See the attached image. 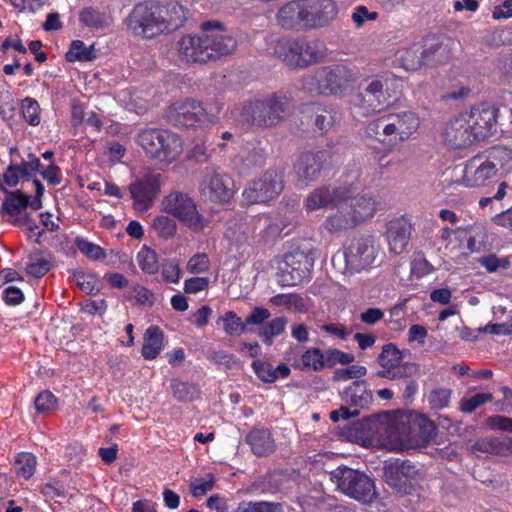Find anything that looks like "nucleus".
Masks as SVG:
<instances>
[{
    "instance_id": "f257e3e1",
    "label": "nucleus",
    "mask_w": 512,
    "mask_h": 512,
    "mask_svg": "<svg viewBox=\"0 0 512 512\" xmlns=\"http://www.w3.org/2000/svg\"><path fill=\"white\" fill-rule=\"evenodd\" d=\"M362 430L366 440L390 450H409L430 441L435 432L434 424L423 415L404 412L383 413L365 420Z\"/></svg>"
},
{
    "instance_id": "f03ea898",
    "label": "nucleus",
    "mask_w": 512,
    "mask_h": 512,
    "mask_svg": "<svg viewBox=\"0 0 512 512\" xmlns=\"http://www.w3.org/2000/svg\"><path fill=\"white\" fill-rule=\"evenodd\" d=\"M182 7L159 6L153 2L136 4L125 19L127 30L136 37L151 39L182 25Z\"/></svg>"
},
{
    "instance_id": "7ed1b4c3",
    "label": "nucleus",
    "mask_w": 512,
    "mask_h": 512,
    "mask_svg": "<svg viewBox=\"0 0 512 512\" xmlns=\"http://www.w3.org/2000/svg\"><path fill=\"white\" fill-rule=\"evenodd\" d=\"M512 173V149L506 146L491 147L467 160L460 169L456 182L468 188H479L493 179Z\"/></svg>"
},
{
    "instance_id": "20e7f679",
    "label": "nucleus",
    "mask_w": 512,
    "mask_h": 512,
    "mask_svg": "<svg viewBox=\"0 0 512 512\" xmlns=\"http://www.w3.org/2000/svg\"><path fill=\"white\" fill-rule=\"evenodd\" d=\"M335 211L330 213L324 227L331 233L353 229L372 218L377 210L375 198L368 194L350 196L346 189L343 199L334 205Z\"/></svg>"
},
{
    "instance_id": "39448f33",
    "label": "nucleus",
    "mask_w": 512,
    "mask_h": 512,
    "mask_svg": "<svg viewBox=\"0 0 512 512\" xmlns=\"http://www.w3.org/2000/svg\"><path fill=\"white\" fill-rule=\"evenodd\" d=\"M335 211L330 213L324 227L331 233L353 229L372 218L377 210L375 198L368 194L350 196L346 189L343 199L334 205Z\"/></svg>"
},
{
    "instance_id": "423d86ee",
    "label": "nucleus",
    "mask_w": 512,
    "mask_h": 512,
    "mask_svg": "<svg viewBox=\"0 0 512 512\" xmlns=\"http://www.w3.org/2000/svg\"><path fill=\"white\" fill-rule=\"evenodd\" d=\"M401 80L390 72L367 79L364 91L352 102V109L363 116L381 111L393 104L400 92Z\"/></svg>"
},
{
    "instance_id": "0eeeda50",
    "label": "nucleus",
    "mask_w": 512,
    "mask_h": 512,
    "mask_svg": "<svg viewBox=\"0 0 512 512\" xmlns=\"http://www.w3.org/2000/svg\"><path fill=\"white\" fill-rule=\"evenodd\" d=\"M359 78V72L343 64L324 66L306 75L302 87L320 95L343 96Z\"/></svg>"
},
{
    "instance_id": "6e6552de",
    "label": "nucleus",
    "mask_w": 512,
    "mask_h": 512,
    "mask_svg": "<svg viewBox=\"0 0 512 512\" xmlns=\"http://www.w3.org/2000/svg\"><path fill=\"white\" fill-rule=\"evenodd\" d=\"M419 118L411 111L389 114L370 121L366 134L384 145L394 147L407 141L418 129Z\"/></svg>"
},
{
    "instance_id": "1a4fd4ad",
    "label": "nucleus",
    "mask_w": 512,
    "mask_h": 512,
    "mask_svg": "<svg viewBox=\"0 0 512 512\" xmlns=\"http://www.w3.org/2000/svg\"><path fill=\"white\" fill-rule=\"evenodd\" d=\"M138 144L145 154L163 165H170L183 152V141L166 129H146L138 135Z\"/></svg>"
},
{
    "instance_id": "9d476101",
    "label": "nucleus",
    "mask_w": 512,
    "mask_h": 512,
    "mask_svg": "<svg viewBox=\"0 0 512 512\" xmlns=\"http://www.w3.org/2000/svg\"><path fill=\"white\" fill-rule=\"evenodd\" d=\"M161 209L177 219L191 232L200 233L209 228L210 220L188 193L172 191L161 201Z\"/></svg>"
},
{
    "instance_id": "9b49d317",
    "label": "nucleus",
    "mask_w": 512,
    "mask_h": 512,
    "mask_svg": "<svg viewBox=\"0 0 512 512\" xmlns=\"http://www.w3.org/2000/svg\"><path fill=\"white\" fill-rule=\"evenodd\" d=\"M275 53L289 67L304 68L323 60L327 48L319 40H284L277 43Z\"/></svg>"
},
{
    "instance_id": "f8f14e48",
    "label": "nucleus",
    "mask_w": 512,
    "mask_h": 512,
    "mask_svg": "<svg viewBox=\"0 0 512 512\" xmlns=\"http://www.w3.org/2000/svg\"><path fill=\"white\" fill-rule=\"evenodd\" d=\"M329 476L339 491L359 502L369 504L377 497L373 480L362 472L339 466Z\"/></svg>"
},
{
    "instance_id": "ddd939ff",
    "label": "nucleus",
    "mask_w": 512,
    "mask_h": 512,
    "mask_svg": "<svg viewBox=\"0 0 512 512\" xmlns=\"http://www.w3.org/2000/svg\"><path fill=\"white\" fill-rule=\"evenodd\" d=\"M313 265V258L299 249L275 257L272 261L277 282L282 286H295L303 282L309 277Z\"/></svg>"
},
{
    "instance_id": "4468645a",
    "label": "nucleus",
    "mask_w": 512,
    "mask_h": 512,
    "mask_svg": "<svg viewBox=\"0 0 512 512\" xmlns=\"http://www.w3.org/2000/svg\"><path fill=\"white\" fill-rule=\"evenodd\" d=\"M379 246L372 236L353 240L344 250L333 257V262L343 260L349 271L359 272L372 266L376 260Z\"/></svg>"
},
{
    "instance_id": "2eb2a0df",
    "label": "nucleus",
    "mask_w": 512,
    "mask_h": 512,
    "mask_svg": "<svg viewBox=\"0 0 512 512\" xmlns=\"http://www.w3.org/2000/svg\"><path fill=\"white\" fill-rule=\"evenodd\" d=\"M168 119L175 125L207 126L217 121L216 113L194 100L178 101L168 110Z\"/></svg>"
},
{
    "instance_id": "dca6fc26",
    "label": "nucleus",
    "mask_w": 512,
    "mask_h": 512,
    "mask_svg": "<svg viewBox=\"0 0 512 512\" xmlns=\"http://www.w3.org/2000/svg\"><path fill=\"white\" fill-rule=\"evenodd\" d=\"M36 194L35 197L30 201L29 196L21 192L20 190L7 192L2 205L1 213L6 216V220L14 225H24L27 223V219L22 217V212L28 207L33 210H39L42 207L41 198L44 193V187L39 180H34Z\"/></svg>"
},
{
    "instance_id": "f3484780",
    "label": "nucleus",
    "mask_w": 512,
    "mask_h": 512,
    "mask_svg": "<svg viewBox=\"0 0 512 512\" xmlns=\"http://www.w3.org/2000/svg\"><path fill=\"white\" fill-rule=\"evenodd\" d=\"M285 105L284 98L271 95L245 105L242 112H240V116L254 125H270L280 119L285 110Z\"/></svg>"
},
{
    "instance_id": "a211bd4d",
    "label": "nucleus",
    "mask_w": 512,
    "mask_h": 512,
    "mask_svg": "<svg viewBox=\"0 0 512 512\" xmlns=\"http://www.w3.org/2000/svg\"><path fill=\"white\" fill-rule=\"evenodd\" d=\"M282 189L281 176L276 171L268 170L259 179L250 182L242 196L249 204L265 203L276 198Z\"/></svg>"
},
{
    "instance_id": "6ab92c4d",
    "label": "nucleus",
    "mask_w": 512,
    "mask_h": 512,
    "mask_svg": "<svg viewBox=\"0 0 512 512\" xmlns=\"http://www.w3.org/2000/svg\"><path fill=\"white\" fill-rule=\"evenodd\" d=\"M201 195L214 203H226L235 193L234 181L223 171L208 170L200 184Z\"/></svg>"
},
{
    "instance_id": "aec40b11",
    "label": "nucleus",
    "mask_w": 512,
    "mask_h": 512,
    "mask_svg": "<svg viewBox=\"0 0 512 512\" xmlns=\"http://www.w3.org/2000/svg\"><path fill=\"white\" fill-rule=\"evenodd\" d=\"M201 30L211 59L227 55L235 49V39L219 21L204 22L201 24Z\"/></svg>"
},
{
    "instance_id": "412c9836",
    "label": "nucleus",
    "mask_w": 512,
    "mask_h": 512,
    "mask_svg": "<svg viewBox=\"0 0 512 512\" xmlns=\"http://www.w3.org/2000/svg\"><path fill=\"white\" fill-rule=\"evenodd\" d=\"M442 137L446 145L454 149L466 148L477 142L464 112L454 116L446 123Z\"/></svg>"
},
{
    "instance_id": "4be33fe9",
    "label": "nucleus",
    "mask_w": 512,
    "mask_h": 512,
    "mask_svg": "<svg viewBox=\"0 0 512 512\" xmlns=\"http://www.w3.org/2000/svg\"><path fill=\"white\" fill-rule=\"evenodd\" d=\"M442 45L443 42L433 40L431 44H427V49L423 50L420 44L412 43L398 49L394 61L406 71H416L428 60L429 55L437 53Z\"/></svg>"
},
{
    "instance_id": "5701e85b",
    "label": "nucleus",
    "mask_w": 512,
    "mask_h": 512,
    "mask_svg": "<svg viewBox=\"0 0 512 512\" xmlns=\"http://www.w3.org/2000/svg\"><path fill=\"white\" fill-rule=\"evenodd\" d=\"M160 179V174L148 173L130 185L129 190L136 210L145 211L151 206L160 191Z\"/></svg>"
},
{
    "instance_id": "b1692460",
    "label": "nucleus",
    "mask_w": 512,
    "mask_h": 512,
    "mask_svg": "<svg viewBox=\"0 0 512 512\" xmlns=\"http://www.w3.org/2000/svg\"><path fill=\"white\" fill-rule=\"evenodd\" d=\"M497 112L494 106L488 104H480L464 112L477 141L492 133L496 125Z\"/></svg>"
},
{
    "instance_id": "393cba45",
    "label": "nucleus",
    "mask_w": 512,
    "mask_h": 512,
    "mask_svg": "<svg viewBox=\"0 0 512 512\" xmlns=\"http://www.w3.org/2000/svg\"><path fill=\"white\" fill-rule=\"evenodd\" d=\"M329 155L326 151L306 152L294 163V173L299 181L308 184L316 180Z\"/></svg>"
},
{
    "instance_id": "a878e982",
    "label": "nucleus",
    "mask_w": 512,
    "mask_h": 512,
    "mask_svg": "<svg viewBox=\"0 0 512 512\" xmlns=\"http://www.w3.org/2000/svg\"><path fill=\"white\" fill-rule=\"evenodd\" d=\"M305 26L319 27L332 21L337 13V7L332 0H305Z\"/></svg>"
},
{
    "instance_id": "bb28decb",
    "label": "nucleus",
    "mask_w": 512,
    "mask_h": 512,
    "mask_svg": "<svg viewBox=\"0 0 512 512\" xmlns=\"http://www.w3.org/2000/svg\"><path fill=\"white\" fill-rule=\"evenodd\" d=\"M205 42L202 33L200 36H183L177 44L180 58L192 63H205L211 60L210 52H208Z\"/></svg>"
},
{
    "instance_id": "cd10ccee",
    "label": "nucleus",
    "mask_w": 512,
    "mask_h": 512,
    "mask_svg": "<svg viewBox=\"0 0 512 512\" xmlns=\"http://www.w3.org/2000/svg\"><path fill=\"white\" fill-rule=\"evenodd\" d=\"M412 231V225L406 217H397L387 223L386 238L390 251L401 254L407 247Z\"/></svg>"
},
{
    "instance_id": "c85d7f7f",
    "label": "nucleus",
    "mask_w": 512,
    "mask_h": 512,
    "mask_svg": "<svg viewBox=\"0 0 512 512\" xmlns=\"http://www.w3.org/2000/svg\"><path fill=\"white\" fill-rule=\"evenodd\" d=\"M346 189L341 187L321 186L313 190L305 200L307 211H315L334 205L343 199V193Z\"/></svg>"
},
{
    "instance_id": "c756f323",
    "label": "nucleus",
    "mask_w": 512,
    "mask_h": 512,
    "mask_svg": "<svg viewBox=\"0 0 512 512\" xmlns=\"http://www.w3.org/2000/svg\"><path fill=\"white\" fill-rule=\"evenodd\" d=\"M385 476L389 484L402 488L411 481L417 480L419 470L409 461H396L387 467Z\"/></svg>"
},
{
    "instance_id": "7c9ffc66",
    "label": "nucleus",
    "mask_w": 512,
    "mask_h": 512,
    "mask_svg": "<svg viewBox=\"0 0 512 512\" xmlns=\"http://www.w3.org/2000/svg\"><path fill=\"white\" fill-rule=\"evenodd\" d=\"M343 399L354 409L365 408L372 402V393L365 381H355L342 392Z\"/></svg>"
},
{
    "instance_id": "2f4dec72",
    "label": "nucleus",
    "mask_w": 512,
    "mask_h": 512,
    "mask_svg": "<svg viewBox=\"0 0 512 512\" xmlns=\"http://www.w3.org/2000/svg\"><path fill=\"white\" fill-rule=\"evenodd\" d=\"M305 16V0L287 3L278 12V20L286 28H293L300 23L305 26Z\"/></svg>"
},
{
    "instance_id": "473e14b6",
    "label": "nucleus",
    "mask_w": 512,
    "mask_h": 512,
    "mask_svg": "<svg viewBox=\"0 0 512 512\" xmlns=\"http://www.w3.org/2000/svg\"><path fill=\"white\" fill-rule=\"evenodd\" d=\"M164 346V335L157 326H150L144 334V343L142 347V356L146 360L155 359Z\"/></svg>"
},
{
    "instance_id": "72a5a7b5",
    "label": "nucleus",
    "mask_w": 512,
    "mask_h": 512,
    "mask_svg": "<svg viewBox=\"0 0 512 512\" xmlns=\"http://www.w3.org/2000/svg\"><path fill=\"white\" fill-rule=\"evenodd\" d=\"M247 442L251 446L254 454L258 456L266 455L272 452L275 448L274 440L268 430L257 429L251 431L247 435Z\"/></svg>"
},
{
    "instance_id": "f704fd0d",
    "label": "nucleus",
    "mask_w": 512,
    "mask_h": 512,
    "mask_svg": "<svg viewBox=\"0 0 512 512\" xmlns=\"http://www.w3.org/2000/svg\"><path fill=\"white\" fill-rule=\"evenodd\" d=\"M79 20L85 26L92 29H104L108 27L111 22V16L98 8L86 7L81 10Z\"/></svg>"
},
{
    "instance_id": "c9c22d12",
    "label": "nucleus",
    "mask_w": 512,
    "mask_h": 512,
    "mask_svg": "<svg viewBox=\"0 0 512 512\" xmlns=\"http://www.w3.org/2000/svg\"><path fill=\"white\" fill-rule=\"evenodd\" d=\"M265 156L261 149L253 148L251 151H247L239 155L235 160V168L239 174L246 175L250 173L254 168L261 166L264 163Z\"/></svg>"
},
{
    "instance_id": "e433bc0d",
    "label": "nucleus",
    "mask_w": 512,
    "mask_h": 512,
    "mask_svg": "<svg viewBox=\"0 0 512 512\" xmlns=\"http://www.w3.org/2000/svg\"><path fill=\"white\" fill-rule=\"evenodd\" d=\"M402 360L401 352L393 345L387 344L383 347L382 352L378 357L379 365L386 370L378 372V376L395 378L390 375L389 369L397 367Z\"/></svg>"
},
{
    "instance_id": "4c0bfd02",
    "label": "nucleus",
    "mask_w": 512,
    "mask_h": 512,
    "mask_svg": "<svg viewBox=\"0 0 512 512\" xmlns=\"http://www.w3.org/2000/svg\"><path fill=\"white\" fill-rule=\"evenodd\" d=\"M136 262L140 269L147 274H155L159 270L158 255L150 247L144 245L136 255Z\"/></svg>"
},
{
    "instance_id": "58836bf2",
    "label": "nucleus",
    "mask_w": 512,
    "mask_h": 512,
    "mask_svg": "<svg viewBox=\"0 0 512 512\" xmlns=\"http://www.w3.org/2000/svg\"><path fill=\"white\" fill-rule=\"evenodd\" d=\"M217 324L221 325L223 331L231 336H239L246 331V323L233 311L225 312L217 319Z\"/></svg>"
},
{
    "instance_id": "ea45409f",
    "label": "nucleus",
    "mask_w": 512,
    "mask_h": 512,
    "mask_svg": "<svg viewBox=\"0 0 512 512\" xmlns=\"http://www.w3.org/2000/svg\"><path fill=\"white\" fill-rule=\"evenodd\" d=\"M95 58L94 46H87L81 40H74L66 53V59L69 62L90 61Z\"/></svg>"
},
{
    "instance_id": "a19ab883",
    "label": "nucleus",
    "mask_w": 512,
    "mask_h": 512,
    "mask_svg": "<svg viewBox=\"0 0 512 512\" xmlns=\"http://www.w3.org/2000/svg\"><path fill=\"white\" fill-rule=\"evenodd\" d=\"M152 229L162 239L173 238L177 233L176 222L165 215H158L152 220Z\"/></svg>"
},
{
    "instance_id": "79ce46f5",
    "label": "nucleus",
    "mask_w": 512,
    "mask_h": 512,
    "mask_svg": "<svg viewBox=\"0 0 512 512\" xmlns=\"http://www.w3.org/2000/svg\"><path fill=\"white\" fill-rule=\"evenodd\" d=\"M51 268L50 260L43 254L37 253L28 256L26 272L35 278H41Z\"/></svg>"
},
{
    "instance_id": "37998d69",
    "label": "nucleus",
    "mask_w": 512,
    "mask_h": 512,
    "mask_svg": "<svg viewBox=\"0 0 512 512\" xmlns=\"http://www.w3.org/2000/svg\"><path fill=\"white\" fill-rule=\"evenodd\" d=\"M37 458L29 452H22L17 455L15 461L16 473L19 477L29 479L35 472Z\"/></svg>"
},
{
    "instance_id": "c03bdc74",
    "label": "nucleus",
    "mask_w": 512,
    "mask_h": 512,
    "mask_svg": "<svg viewBox=\"0 0 512 512\" xmlns=\"http://www.w3.org/2000/svg\"><path fill=\"white\" fill-rule=\"evenodd\" d=\"M299 367L313 371H319L325 367L324 353L318 348L306 350L302 356Z\"/></svg>"
},
{
    "instance_id": "a18cd8bd",
    "label": "nucleus",
    "mask_w": 512,
    "mask_h": 512,
    "mask_svg": "<svg viewBox=\"0 0 512 512\" xmlns=\"http://www.w3.org/2000/svg\"><path fill=\"white\" fill-rule=\"evenodd\" d=\"M171 387L174 397L179 401H191L199 394L198 387L192 383L174 380Z\"/></svg>"
},
{
    "instance_id": "49530a36",
    "label": "nucleus",
    "mask_w": 512,
    "mask_h": 512,
    "mask_svg": "<svg viewBox=\"0 0 512 512\" xmlns=\"http://www.w3.org/2000/svg\"><path fill=\"white\" fill-rule=\"evenodd\" d=\"M211 262L204 252L192 255L186 263V271L190 274H204L210 270Z\"/></svg>"
},
{
    "instance_id": "de8ad7c7",
    "label": "nucleus",
    "mask_w": 512,
    "mask_h": 512,
    "mask_svg": "<svg viewBox=\"0 0 512 512\" xmlns=\"http://www.w3.org/2000/svg\"><path fill=\"white\" fill-rule=\"evenodd\" d=\"M161 275L165 282L178 284L182 277V270L177 259H167L162 264Z\"/></svg>"
},
{
    "instance_id": "09e8293b",
    "label": "nucleus",
    "mask_w": 512,
    "mask_h": 512,
    "mask_svg": "<svg viewBox=\"0 0 512 512\" xmlns=\"http://www.w3.org/2000/svg\"><path fill=\"white\" fill-rule=\"evenodd\" d=\"M21 109L27 123L32 126L40 123V106L35 99L31 97L24 98L21 103Z\"/></svg>"
},
{
    "instance_id": "8fccbe9b",
    "label": "nucleus",
    "mask_w": 512,
    "mask_h": 512,
    "mask_svg": "<svg viewBox=\"0 0 512 512\" xmlns=\"http://www.w3.org/2000/svg\"><path fill=\"white\" fill-rule=\"evenodd\" d=\"M478 262L489 273H494L498 270L508 269L511 265L510 257H497L494 254H489L479 258Z\"/></svg>"
},
{
    "instance_id": "3c124183",
    "label": "nucleus",
    "mask_w": 512,
    "mask_h": 512,
    "mask_svg": "<svg viewBox=\"0 0 512 512\" xmlns=\"http://www.w3.org/2000/svg\"><path fill=\"white\" fill-rule=\"evenodd\" d=\"M270 303L275 306H285L301 311L304 308L302 297L293 293L277 294L270 298Z\"/></svg>"
},
{
    "instance_id": "603ef678",
    "label": "nucleus",
    "mask_w": 512,
    "mask_h": 512,
    "mask_svg": "<svg viewBox=\"0 0 512 512\" xmlns=\"http://www.w3.org/2000/svg\"><path fill=\"white\" fill-rule=\"evenodd\" d=\"M74 278H75L76 284L85 293L93 294V293L99 291L100 283H99L98 278L95 275L78 271V272L74 273Z\"/></svg>"
},
{
    "instance_id": "864d4df0",
    "label": "nucleus",
    "mask_w": 512,
    "mask_h": 512,
    "mask_svg": "<svg viewBox=\"0 0 512 512\" xmlns=\"http://www.w3.org/2000/svg\"><path fill=\"white\" fill-rule=\"evenodd\" d=\"M286 324L287 321L283 317H277L269 321L261 331V336L264 338V341L271 344L272 339L285 330Z\"/></svg>"
},
{
    "instance_id": "5fc2aeb1",
    "label": "nucleus",
    "mask_w": 512,
    "mask_h": 512,
    "mask_svg": "<svg viewBox=\"0 0 512 512\" xmlns=\"http://www.w3.org/2000/svg\"><path fill=\"white\" fill-rule=\"evenodd\" d=\"M261 220L264 222L265 228L263 229L262 237L265 240H269L276 236H279L284 228L286 227V223L278 218H272L270 216H262Z\"/></svg>"
},
{
    "instance_id": "6e6d98bb",
    "label": "nucleus",
    "mask_w": 512,
    "mask_h": 512,
    "mask_svg": "<svg viewBox=\"0 0 512 512\" xmlns=\"http://www.w3.org/2000/svg\"><path fill=\"white\" fill-rule=\"evenodd\" d=\"M215 484L213 474L208 473L202 478H195L190 483V491L193 496L199 497L212 490Z\"/></svg>"
},
{
    "instance_id": "4d7b16f0",
    "label": "nucleus",
    "mask_w": 512,
    "mask_h": 512,
    "mask_svg": "<svg viewBox=\"0 0 512 512\" xmlns=\"http://www.w3.org/2000/svg\"><path fill=\"white\" fill-rule=\"evenodd\" d=\"M325 367H332L336 364H350L354 361V356L350 353L338 349H328L324 352Z\"/></svg>"
},
{
    "instance_id": "13d9d810",
    "label": "nucleus",
    "mask_w": 512,
    "mask_h": 512,
    "mask_svg": "<svg viewBox=\"0 0 512 512\" xmlns=\"http://www.w3.org/2000/svg\"><path fill=\"white\" fill-rule=\"evenodd\" d=\"M252 368L257 377L265 383L277 380V371H274V368L267 362L256 360L252 363Z\"/></svg>"
},
{
    "instance_id": "bf43d9fd",
    "label": "nucleus",
    "mask_w": 512,
    "mask_h": 512,
    "mask_svg": "<svg viewBox=\"0 0 512 512\" xmlns=\"http://www.w3.org/2000/svg\"><path fill=\"white\" fill-rule=\"evenodd\" d=\"M492 398V394L490 393H476L461 401V410L466 413H471L486 402L491 401Z\"/></svg>"
},
{
    "instance_id": "052dcab7",
    "label": "nucleus",
    "mask_w": 512,
    "mask_h": 512,
    "mask_svg": "<svg viewBox=\"0 0 512 512\" xmlns=\"http://www.w3.org/2000/svg\"><path fill=\"white\" fill-rule=\"evenodd\" d=\"M434 271L433 265L423 256L416 255L411 261V273L416 278H422Z\"/></svg>"
},
{
    "instance_id": "680f3d73",
    "label": "nucleus",
    "mask_w": 512,
    "mask_h": 512,
    "mask_svg": "<svg viewBox=\"0 0 512 512\" xmlns=\"http://www.w3.org/2000/svg\"><path fill=\"white\" fill-rule=\"evenodd\" d=\"M34 405L40 413L51 412L57 407V399L51 392L43 391L35 398Z\"/></svg>"
},
{
    "instance_id": "e2e57ef3",
    "label": "nucleus",
    "mask_w": 512,
    "mask_h": 512,
    "mask_svg": "<svg viewBox=\"0 0 512 512\" xmlns=\"http://www.w3.org/2000/svg\"><path fill=\"white\" fill-rule=\"evenodd\" d=\"M235 512H282V509L281 505L269 502L243 503Z\"/></svg>"
},
{
    "instance_id": "0e129e2a",
    "label": "nucleus",
    "mask_w": 512,
    "mask_h": 512,
    "mask_svg": "<svg viewBox=\"0 0 512 512\" xmlns=\"http://www.w3.org/2000/svg\"><path fill=\"white\" fill-rule=\"evenodd\" d=\"M379 14L376 11H369L366 6L359 5L352 12V21L357 28L364 25L365 22L377 20Z\"/></svg>"
},
{
    "instance_id": "69168bd1",
    "label": "nucleus",
    "mask_w": 512,
    "mask_h": 512,
    "mask_svg": "<svg viewBox=\"0 0 512 512\" xmlns=\"http://www.w3.org/2000/svg\"><path fill=\"white\" fill-rule=\"evenodd\" d=\"M311 109L315 114V125L319 130L324 131L332 126L333 116L330 111L317 105H313Z\"/></svg>"
},
{
    "instance_id": "338daca9",
    "label": "nucleus",
    "mask_w": 512,
    "mask_h": 512,
    "mask_svg": "<svg viewBox=\"0 0 512 512\" xmlns=\"http://www.w3.org/2000/svg\"><path fill=\"white\" fill-rule=\"evenodd\" d=\"M451 398V391L440 388L432 391L429 395V403L435 409L448 407Z\"/></svg>"
},
{
    "instance_id": "774afa93",
    "label": "nucleus",
    "mask_w": 512,
    "mask_h": 512,
    "mask_svg": "<svg viewBox=\"0 0 512 512\" xmlns=\"http://www.w3.org/2000/svg\"><path fill=\"white\" fill-rule=\"evenodd\" d=\"M76 245L81 253H83L84 255H86L87 257H89L91 259L98 260V259L104 257L103 249L100 246H98L86 239H77Z\"/></svg>"
}]
</instances>
